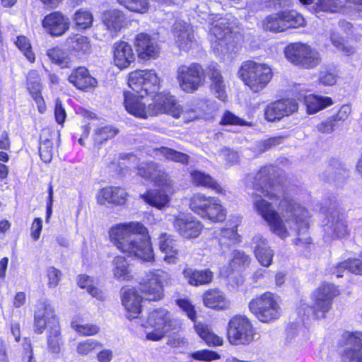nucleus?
<instances>
[{"label":"nucleus","mask_w":362,"mask_h":362,"mask_svg":"<svg viewBox=\"0 0 362 362\" xmlns=\"http://www.w3.org/2000/svg\"><path fill=\"white\" fill-rule=\"evenodd\" d=\"M274 173V166L266 165L255 175L246 177L247 187L253 190L249 194L255 211L267 222L271 232L281 239L294 230L298 236L293 240L295 245L310 244L307 211L291 197L276 194L272 187Z\"/></svg>","instance_id":"1"},{"label":"nucleus","mask_w":362,"mask_h":362,"mask_svg":"<svg viewBox=\"0 0 362 362\" xmlns=\"http://www.w3.org/2000/svg\"><path fill=\"white\" fill-rule=\"evenodd\" d=\"M109 235L114 245L129 257L151 262L154 255L146 228L139 222L112 226Z\"/></svg>","instance_id":"2"},{"label":"nucleus","mask_w":362,"mask_h":362,"mask_svg":"<svg viewBox=\"0 0 362 362\" xmlns=\"http://www.w3.org/2000/svg\"><path fill=\"white\" fill-rule=\"evenodd\" d=\"M143 98L135 92L124 91V105L126 110L140 119H147L163 113L178 118L183 112L182 107L177 103L175 97L168 93L156 94L152 103L147 106L142 101Z\"/></svg>","instance_id":"3"},{"label":"nucleus","mask_w":362,"mask_h":362,"mask_svg":"<svg viewBox=\"0 0 362 362\" xmlns=\"http://www.w3.org/2000/svg\"><path fill=\"white\" fill-rule=\"evenodd\" d=\"M238 73L245 85L254 93L262 90L273 76L272 70L267 64L251 60L243 62Z\"/></svg>","instance_id":"4"},{"label":"nucleus","mask_w":362,"mask_h":362,"mask_svg":"<svg viewBox=\"0 0 362 362\" xmlns=\"http://www.w3.org/2000/svg\"><path fill=\"white\" fill-rule=\"evenodd\" d=\"M248 307L255 317L264 323H270L279 319L281 315V309L278 297L271 292H265L252 298Z\"/></svg>","instance_id":"5"},{"label":"nucleus","mask_w":362,"mask_h":362,"mask_svg":"<svg viewBox=\"0 0 362 362\" xmlns=\"http://www.w3.org/2000/svg\"><path fill=\"white\" fill-rule=\"evenodd\" d=\"M285 55L291 63L304 69H313L321 63L319 52L306 43L294 42L288 45L285 49Z\"/></svg>","instance_id":"6"},{"label":"nucleus","mask_w":362,"mask_h":362,"mask_svg":"<svg viewBox=\"0 0 362 362\" xmlns=\"http://www.w3.org/2000/svg\"><path fill=\"white\" fill-rule=\"evenodd\" d=\"M189 207L196 214L214 222L223 221L226 216V210L218 199L206 197L202 193L195 194L191 197Z\"/></svg>","instance_id":"7"},{"label":"nucleus","mask_w":362,"mask_h":362,"mask_svg":"<svg viewBox=\"0 0 362 362\" xmlns=\"http://www.w3.org/2000/svg\"><path fill=\"white\" fill-rule=\"evenodd\" d=\"M255 335V328L245 315H235L229 320L227 337L231 344H250L254 340Z\"/></svg>","instance_id":"8"},{"label":"nucleus","mask_w":362,"mask_h":362,"mask_svg":"<svg viewBox=\"0 0 362 362\" xmlns=\"http://www.w3.org/2000/svg\"><path fill=\"white\" fill-rule=\"evenodd\" d=\"M128 85L136 94L144 97L157 93L160 89V79L153 70H136L129 74Z\"/></svg>","instance_id":"9"},{"label":"nucleus","mask_w":362,"mask_h":362,"mask_svg":"<svg viewBox=\"0 0 362 362\" xmlns=\"http://www.w3.org/2000/svg\"><path fill=\"white\" fill-rule=\"evenodd\" d=\"M176 78L183 91L192 93L204 84L205 73L202 66L197 63L181 65L177 69Z\"/></svg>","instance_id":"10"},{"label":"nucleus","mask_w":362,"mask_h":362,"mask_svg":"<svg viewBox=\"0 0 362 362\" xmlns=\"http://www.w3.org/2000/svg\"><path fill=\"white\" fill-rule=\"evenodd\" d=\"M339 295V291L332 284H324L318 287L312 295L310 306L317 319L324 318L332 308L333 299Z\"/></svg>","instance_id":"11"},{"label":"nucleus","mask_w":362,"mask_h":362,"mask_svg":"<svg viewBox=\"0 0 362 362\" xmlns=\"http://www.w3.org/2000/svg\"><path fill=\"white\" fill-rule=\"evenodd\" d=\"M170 279V274L165 271H151L146 274L140 289L147 300H160L163 297V285L168 284Z\"/></svg>","instance_id":"12"},{"label":"nucleus","mask_w":362,"mask_h":362,"mask_svg":"<svg viewBox=\"0 0 362 362\" xmlns=\"http://www.w3.org/2000/svg\"><path fill=\"white\" fill-rule=\"evenodd\" d=\"M211 33L216 40L213 42L215 52L226 54L233 47V33L228 20L219 18L211 25Z\"/></svg>","instance_id":"13"},{"label":"nucleus","mask_w":362,"mask_h":362,"mask_svg":"<svg viewBox=\"0 0 362 362\" xmlns=\"http://www.w3.org/2000/svg\"><path fill=\"white\" fill-rule=\"evenodd\" d=\"M176 304L186 313L190 320L195 321L197 313L194 307L187 299H177ZM194 327L197 334L209 346L222 345L223 339L212 332L207 325L199 322H194Z\"/></svg>","instance_id":"14"},{"label":"nucleus","mask_w":362,"mask_h":362,"mask_svg":"<svg viewBox=\"0 0 362 362\" xmlns=\"http://www.w3.org/2000/svg\"><path fill=\"white\" fill-rule=\"evenodd\" d=\"M58 325L59 320L53 307L46 301L38 302L34 313L35 332L40 334L46 328L49 329Z\"/></svg>","instance_id":"15"},{"label":"nucleus","mask_w":362,"mask_h":362,"mask_svg":"<svg viewBox=\"0 0 362 362\" xmlns=\"http://www.w3.org/2000/svg\"><path fill=\"white\" fill-rule=\"evenodd\" d=\"M343 339V362H362V332H346Z\"/></svg>","instance_id":"16"},{"label":"nucleus","mask_w":362,"mask_h":362,"mask_svg":"<svg viewBox=\"0 0 362 362\" xmlns=\"http://www.w3.org/2000/svg\"><path fill=\"white\" fill-rule=\"evenodd\" d=\"M147 324L154 329H162L166 332L177 330L181 325L178 319L162 308L155 309L149 313Z\"/></svg>","instance_id":"17"},{"label":"nucleus","mask_w":362,"mask_h":362,"mask_svg":"<svg viewBox=\"0 0 362 362\" xmlns=\"http://www.w3.org/2000/svg\"><path fill=\"white\" fill-rule=\"evenodd\" d=\"M298 109V103L293 100H279L268 105L264 111L265 119L269 122L280 120L284 116H288Z\"/></svg>","instance_id":"18"},{"label":"nucleus","mask_w":362,"mask_h":362,"mask_svg":"<svg viewBox=\"0 0 362 362\" xmlns=\"http://www.w3.org/2000/svg\"><path fill=\"white\" fill-rule=\"evenodd\" d=\"M42 27L52 36H61L69 28V19L60 11H54L45 16Z\"/></svg>","instance_id":"19"},{"label":"nucleus","mask_w":362,"mask_h":362,"mask_svg":"<svg viewBox=\"0 0 362 362\" xmlns=\"http://www.w3.org/2000/svg\"><path fill=\"white\" fill-rule=\"evenodd\" d=\"M173 226L180 235L185 238H197L202 230L200 221L185 214L175 216Z\"/></svg>","instance_id":"20"},{"label":"nucleus","mask_w":362,"mask_h":362,"mask_svg":"<svg viewBox=\"0 0 362 362\" xmlns=\"http://www.w3.org/2000/svg\"><path fill=\"white\" fill-rule=\"evenodd\" d=\"M134 43L138 56L142 59H155L160 53V47L157 42L148 34L136 35Z\"/></svg>","instance_id":"21"},{"label":"nucleus","mask_w":362,"mask_h":362,"mask_svg":"<svg viewBox=\"0 0 362 362\" xmlns=\"http://www.w3.org/2000/svg\"><path fill=\"white\" fill-rule=\"evenodd\" d=\"M252 247L257 262L264 267H269L273 261L274 252L268 241L262 235L257 234L252 239Z\"/></svg>","instance_id":"22"},{"label":"nucleus","mask_w":362,"mask_h":362,"mask_svg":"<svg viewBox=\"0 0 362 362\" xmlns=\"http://www.w3.org/2000/svg\"><path fill=\"white\" fill-rule=\"evenodd\" d=\"M138 174L146 180H151L158 185H168L166 173L155 162L141 163L138 166Z\"/></svg>","instance_id":"23"},{"label":"nucleus","mask_w":362,"mask_h":362,"mask_svg":"<svg viewBox=\"0 0 362 362\" xmlns=\"http://www.w3.org/2000/svg\"><path fill=\"white\" fill-rule=\"evenodd\" d=\"M325 231L327 236L339 238L345 237L348 234V228L344 216L337 211H332L328 218Z\"/></svg>","instance_id":"24"},{"label":"nucleus","mask_w":362,"mask_h":362,"mask_svg":"<svg viewBox=\"0 0 362 362\" xmlns=\"http://www.w3.org/2000/svg\"><path fill=\"white\" fill-rule=\"evenodd\" d=\"M141 296L135 288L127 289L122 295V302L127 310V317L129 320L138 317L141 311Z\"/></svg>","instance_id":"25"},{"label":"nucleus","mask_w":362,"mask_h":362,"mask_svg":"<svg viewBox=\"0 0 362 362\" xmlns=\"http://www.w3.org/2000/svg\"><path fill=\"white\" fill-rule=\"evenodd\" d=\"M114 62L119 69L128 67L135 60L130 45L124 41L115 42L113 46Z\"/></svg>","instance_id":"26"},{"label":"nucleus","mask_w":362,"mask_h":362,"mask_svg":"<svg viewBox=\"0 0 362 362\" xmlns=\"http://www.w3.org/2000/svg\"><path fill=\"white\" fill-rule=\"evenodd\" d=\"M127 195L124 189L111 186L101 189L97 194V199L100 204L108 203L122 205L125 203Z\"/></svg>","instance_id":"27"},{"label":"nucleus","mask_w":362,"mask_h":362,"mask_svg":"<svg viewBox=\"0 0 362 362\" xmlns=\"http://www.w3.org/2000/svg\"><path fill=\"white\" fill-rule=\"evenodd\" d=\"M160 250L165 254L164 261L168 264H175L178 260L179 250L177 240L171 235L163 233L158 238Z\"/></svg>","instance_id":"28"},{"label":"nucleus","mask_w":362,"mask_h":362,"mask_svg":"<svg viewBox=\"0 0 362 362\" xmlns=\"http://www.w3.org/2000/svg\"><path fill=\"white\" fill-rule=\"evenodd\" d=\"M69 81L79 90H86L97 85L96 79L84 66L74 69L69 76Z\"/></svg>","instance_id":"29"},{"label":"nucleus","mask_w":362,"mask_h":362,"mask_svg":"<svg viewBox=\"0 0 362 362\" xmlns=\"http://www.w3.org/2000/svg\"><path fill=\"white\" fill-rule=\"evenodd\" d=\"M300 4L309 6L312 12L337 13L344 6V4L339 0H299Z\"/></svg>","instance_id":"30"},{"label":"nucleus","mask_w":362,"mask_h":362,"mask_svg":"<svg viewBox=\"0 0 362 362\" xmlns=\"http://www.w3.org/2000/svg\"><path fill=\"white\" fill-rule=\"evenodd\" d=\"M103 22L110 32L117 33L127 25V17L119 10L110 9L104 12Z\"/></svg>","instance_id":"31"},{"label":"nucleus","mask_w":362,"mask_h":362,"mask_svg":"<svg viewBox=\"0 0 362 362\" xmlns=\"http://www.w3.org/2000/svg\"><path fill=\"white\" fill-rule=\"evenodd\" d=\"M182 274L185 280L194 286L209 284L214 276L209 269L196 270L188 267L183 269Z\"/></svg>","instance_id":"32"},{"label":"nucleus","mask_w":362,"mask_h":362,"mask_svg":"<svg viewBox=\"0 0 362 362\" xmlns=\"http://www.w3.org/2000/svg\"><path fill=\"white\" fill-rule=\"evenodd\" d=\"M66 46L69 51L74 52L78 55L88 54L91 49L89 39L81 34L71 35L66 40Z\"/></svg>","instance_id":"33"},{"label":"nucleus","mask_w":362,"mask_h":362,"mask_svg":"<svg viewBox=\"0 0 362 362\" xmlns=\"http://www.w3.org/2000/svg\"><path fill=\"white\" fill-rule=\"evenodd\" d=\"M206 74L211 81V88L216 93V97L221 100H225L227 97L226 92V86L223 76L216 66L211 65L208 68Z\"/></svg>","instance_id":"34"},{"label":"nucleus","mask_w":362,"mask_h":362,"mask_svg":"<svg viewBox=\"0 0 362 362\" xmlns=\"http://www.w3.org/2000/svg\"><path fill=\"white\" fill-rule=\"evenodd\" d=\"M345 270L361 275L362 261L359 259H348L343 262L333 264L328 269L329 273L335 274L338 278L343 276L342 273Z\"/></svg>","instance_id":"35"},{"label":"nucleus","mask_w":362,"mask_h":362,"mask_svg":"<svg viewBox=\"0 0 362 362\" xmlns=\"http://www.w3.org/2000/svg\"><path fill=\"white\" fill-rule=\"evenodd\" d=\"M204 305L209 308L223 310L228 307V302L223 293L219 290L207 291L204 296Z\"/></svg>","instance_id":"36"},{"label":"nucleus","mask_w":362,"mask_h":362,"mask_svg":"<svg viewBox=\"0 0 362 362\" xmlns=\"http://www.w3.org/2000/svg\"><path fill=\"white\" fill-rule=\"evenodd\" d=\"M112 272L117 280L129 281L132 278L129 264L125 257L122 256H117L112 260Z\"/></svg>","instance_id":"37"},{"label":"nucleus","mask_w":362,"mask_h":362,"mask_svg":"<svg viewBox=\"0 0 362 362\" xmlns=\"http://www.w3.org/2000/svg\"><path fill=\"white\" fill-rule=\"evenodd\" d=\"M305 103L309 114L317 112L332 105V100L327 96L309 95L305 98Z\"/></svg>","instance_id":"38"},{"label":"nucleus","mask_w":362,"mask_h":362,"mask_svg":"<svg viewBox=\"0 0 362 362\" xmlns=\"http://www.w3.org/2000/svg\"><path fill=\"white\" fill-rule=\"evenodd\" d=\"M192 182L197 186L211 188L218 193L222 192L221 187L208 174L194 170L191 173Z\"/></svg>","instance_id":"39"},{"label":"nucleus","mask_w":362,"mask_h":362,"mask_svg":"<svg viewBox=\"0 0 362 362\" xmlns=\"http://www.w3.org/2000/svg\"><path fill=\"white\" fill-rule=\"evenodd\" d=\"M155 151L157 156L160 155L166 160L182 164H187L189 163V156L187 154L177 151L173 148L162 146L155 149Z\"/></svg>","instance_id":"40"},{"label":"nucleus","mask_w":362,"mask_h":362,"mask_svg":"<svg viewBox=\"0 0 362 362\" xmlns=\"http://www.w3.org/2000/svg\"><path fill=\"white\" fill-rule=\"evenodd\" d=\"M262 28L266 31L273 33L285 31L281 12L267 16L262 21Z\"/></svg>","instance_id":"41"},{"label":"nucleus","mask_w":362,"mask_h":362,"mask_svg":"<svg viewBox=\"0 0 362 362\" xmlns=\"http://www.w3.org/2000/svg\"><path fill=\"white\" fill-rule=\"evenodd\" d=\"M142 197L146 202L158 209L165 206L170 201L168 196L160 190L147 192Z\"/></svg>","instance_id":"42"},{"label":"nucleus","mask_w":362,"mask_h":362,"mask_svg":"<svg viewBox=\"0 0 362 362\" xmlns=\"http://www.w3.org/2000/svg\"><path fill=\"white\" fill-rule=\"evenodd\" d=\"M47 54L49 59L62 68H69L71 64L69 55L63 49L54 47L47 50Z\"/></svg>","instance_id":"43"},{"label":"nucleus","mask_w":362,"mask_h":362,"mask_svg":"<svg viewBox=\"0 0 362 362\" xmlns=\"http://www.w3.org/2000/svg\"><path fill=\"white\" fill-rule=\"evenodd\" d=\"M49 329L47 337V348L52 354H59L61 351L62 337L59 325Z\"/></svg>","instance_id":"44"},{"label":"nucleus","mask_w":362,"mask_h":362,"mask_svg":"<svg viewBox=\"0 0 362 362\" xmlns=\"http://www.w3.org/2000/svg\"><path fill=\"white\" fill-rule=\"evenodd\" d=\"M72 20L78 29H87L93 25V16L90 11L81 8L74 13Z\"/></svg>","instance_id":"45"},{"label":"nucleus","mask_w":362,"mask_h":362,"mask_svg":"<svg viewBox=\"0 0 362 362\" xmlns=\"http://www.w3.org/2000/svg\"><path fill=\"white\" fill-rule=\"evenodd\" d=\"M281 13L285 30L299 28L305 24L303 17L294 11H282Z\"/></svg>","instance_id":"46"},{"label":"nucleus","mask_w":362,"mask_h":362,"mask_svg":"<svg viewBox=\"0 0 362 362\" xmlns=\"http://www.w3.org/2000/svg\"><path fill=\"white\" fill-rule=\"evenodd\" d=\"M78 285L82 288H86V291L93 297L103 300V295L98 288L94 285L92 278L87 275H81L78 276Z\"/></svg>","instance_id":"47"},{"label":"nucleus","mask_w":362,"mask_h":362,"mask_svg":"<svg viewBox=\"0 0 362 362\" xmlns=\"http://www.w3.org/2000/svg\"><path fill=\"white\" fill-rule=\"evenodd\" d=\"M102 346L103 344L98 341L93 339H88L76 344V351L80 356H87Z\"/></svg>","instance_id":"48"},{"label":"nucleus","mask_w":362,"mask_h":362,"mask_svg":"<svg viewBox=\"0 0 362 362\" xmlns=\"http://www.w3.org/2000/svg\"><path fill=\"white\" fill-rule=\"evenodd\" d=\"M39 153L42 160L45 163H49L53 156V143L51 139L43 134L40 136L39 144Z\"/></svg>","instance_id":"49"},{"label":"nucleus","mask_w":362,"mask_h":362,"mask_svg":"<svg viewBox=\"0 0 362 362\" xmlns=\"http://www.w3.org/2000/svg\"><path fill=\"white\" fill-rule=\"evenodd\" d=\"M238 234L233 228H223L219 233V244L221 246H230L238 242Z\"/></svg>","instance_id":"50"},{"label":"nucleus","mask_w":362,"mask_h":362,"mask_svg":"<svg viewBox=\"0 0 362 362\" xmlns=\"http://www.w3.org/2000/svg\"><path fill=\"white\" fill-rule=\"evenodd\" d=\"M330 40L332 45L344 54L350 55L355 52V48L351 45H345L344 40L338 33L333 31L330 35Z\"/></svg>","instance_id":"51"},{"label":"nucleus","mask_w":362,"mask_h":362,"mask_svg":"<svg viewBox=\"0 0 362 362\" xmlns=\"http://www.w3.org/2000/svg\"><path fill=\"white\" fill-rule=\"evenodd\" d=\"M118 133L117 129L111 126H105L95 131L94 140L98 144H103L109 139L114 137Z\"/></svg>","instance_id":"52"},{"label":"nucleus","mask_w":362,"mask_h":362,"mask_svg":"<svg viewBox=\"0 0 362 362\" xmlns=\"http://www.w3.org/2000/svg\"><path fill=\"white\" fill-rule=\"evenodd\" d=\"M18 49L24 54L25 57L30 62L35 61V54L31 49V45L29 40L24 36H19L15 42Z\"/></svg>","instance_id":"53"},{"label":"nucleus","mask_w":362,"mask_h":362,"mask_svg":"<svg viewBox=\"0 0 362 362\" xmlns=\"http://www.w3.org/2000/svg\"><path fill=\"white\" fill-rule=\"evenodd\" d=\"M222 125H240V126H251V123L235 115L230 111H226L220 122Z\"/></svg>","instance_id":"54"},{"label":"nucleus","mask_w":362,"mask_h":362,"mask_svg":"<svg viewBox=\"0 0 362 362\" xmlns=\"http://www.w3.org/2000/svg\"><path fill=\"white\" fill-rule=\"evenodd\" d=\"M71 327L78 333L83 336H90L97 334L99 328L91 324H79L77 322H71Z\"/></svg>","instance_id":"55"},{"label":"nucleus","mask_w":362,"mask_h":362,"mask_svg":"<svg viewBox=\"0 0 362 362\" xmlns=\"http://www.w3.org/2000/svg\"><path fill=\"white\" fill-rule=\"evenodd\" d=\"M180 40H175L177 47L184 51L189 49L194 43V37L192 32V29L188 31H185L184 34H181Z\"/></svg>","instance_id":"56"},{"label":"nucleus","mask_w":362,"mask_h":362,"mask_svg":"<svg viewBox=\"0 0 362 362\" xmlns=\"http://www.w3.org/2000/svg\"><path fill=\"white\" fill-rule=\"evenodd\" d=\"M191 356L199 361H211L214 360L218 359L220 356L216 351L203 349L199 350L191 354Z\"/></svg>","instance_id":"57"},{"label":"nucleus","mask_w":362,"mask_h":362,"mask_svg":"<svg viewBox=\"0 0 362 362\" xmlns=\"http://www.w3.org/2000/svg\"><path fill=\"white\" fill-rule=\"evenodd\" d=\"M148 5L147 0H127V4H122L127 9L138 13H145L148 9Z\"/></svg>","instance_id":"58"},{"label":"nucleus","mask_w":362,"mask_h":362,"mask_svg":"<svg viewBox=\"0 0 362 362\" xmlns=\"http://www.w3.org/2000/svg\"><path fill=\"white\" fill-rule=\"evenodd\" d=\"M192 29V28L189 23L181 20H177L172 27V33L175 40L180 42L181 40V34H184L185 31H188Z\"/></svg>","instance_id":"59"},{"label":"nucleus","mask_w":362,"mask_h":362,"mask_svg":"<svg viewBox=\"0 0 362 362\" xmlns=\"http://www.w3.org/2000/svg\"><path fill=\"white\" fill-rule=\"evenodd\" d=\"M250 257L244 252L235 250L233 252V259L230 263L232 268H235L236 265H246L250 262Z\"/></svg>","instance_id":"60"},{"label":"nucleus","mask_w":362,"mask_h":362,"mask_svg":"<svg viewBox=\"0 0 362 362\" xmlns=\"http://www.w3.org/2000/svg\"><path fill=\"white\" fill-rule=\"evenodd\" d=\"M47 276L48 278V286L49 288H55L59 284L62 273L59 269L50 267L47 269Z\"/></svg>","instance_id":"61"},{"label":"nucleus","mask_w":362,"mask_h":362,"mask_svg":"<svg viewBox=\"0 0 362 362\" xmlns=\"http://www.w3.org/2000/svg\"><path fill=\"white\" fill-rule=\"evenodd\" d=\"M28 89L29 90H34L33 87L40 88H41V84H40V80L38 73L35 71L32 70L28 72Z\"/></svg>","instance_id":"62"},{"label":"nucleus","mask_w":362,"mask_h":362,"mask_svg":"<svg viewBox=\"0 0 362 362\" xmlns=\"http://www.w3.org/2000/svg\"><path fill=\"white\" fill-rule=\"evenodd\" d=\"M54 116L58 124H62L66 117L65 110L59 98H57L55 102Z\"/></svg>","instance_id":"63"},{"label":"nucleus","mask_w":362,"mask_h":362,"mask_svg":"<svg viewBox=\"0 0 362 362\" xmlns=\"http://www.w3.org/2000/svg\"><path fill=\"white\" fill-rule=\"evenodd\" d=\"M320 81L325 86H332L336 81V75L332 72L322 71L320 75Z\"/></svg>","instance_id":"64"}]
</instances>
